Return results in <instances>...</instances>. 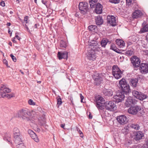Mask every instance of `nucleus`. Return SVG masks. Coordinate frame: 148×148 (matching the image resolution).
<instances>
[{
    "instance_id": "nucleus-1",
    "label": "nucleus",
    "mask_w": 148,
    "mask_h": 148,
    "mask_svg": "<svg viewBox=\"0 0 148 148\" xmlns=\"http://www.w3.org/2000/svg\"><path fill=\"white\" fill-rule=\"evenodd\" d=\"M35 113L34 111L25 108L19 110L17 115L18 117L21 118L23 120L28 121L30 120V118H33L35 116Z\"/></svg>"
},
{
    "instance_id": "nucleus-2",
    "label": "nucleus",
    "mask_w": 148,
    "mask_h": 148,
    "mask_svg": "<svg viewBox=\"0 0 148 148\" xmlns=\"http://www.w3.org/2000/svg\"><path fill=\"white\" fill-rule=\"evenodd\" d=\"M119 84L123 92L127 94L131 92L129 85L127 84L124 78H123L120 80Z\"/></svg>"
},
{
    "instance_id": "nucleus-3",
    "label": "nucleus",
    "mask_w": 148,
    "mask_h": 148,
    "mask_svg": "<svg viewBox=\"0 0 148 148\" xmlns=\"http://www.w3.org/2000/svg\"><path fill=\"white\" fill-rule=\"evenodd\" d=\"M112 74L116 79L120 78L122 76L123 71H121L117 65H114L112 67Z\"/></svg>"
},
{
    "instance_id": "nucleus-4",
    "label": "nucleus",
    "mask_w": 148,
    "mask_h": 148,
    "mask_svg": "<svg viewBox=\"0 0 148 148\" xmlns=\"http://www.w3.org/2000/svg\"><path fill=\"white\" fill-rule=\"evenodd\" d=\"M143 112L141 107L137 105L131 106L127 110V112L129 113L134 115L136 114L138 112L142 114Z\"/></svg>"
},
{
    "instance_id": "nucleus-5",
    "label": "nucleus",
    "mask_w": 148,
    "mask_h": 148,
    "mask_svg": "<svg viewBox=\"0 0 148 148\" xmlns=\"http://www.w3.org/2000/svg\"><path fill=\"white\" fill-rule=\"evenodd\" d=\"M104 105L105 108L108 111H113L116 109V105L112 101H106Z\"/></svg>"
},
{
    "instance_id": "nucleus-6",
    "label": "nucleus",
    "mask_w": 148,
    "mask_h": 148,
    "mask_svg": "<svg viewBox=\"0 0 148 148\" xmlns=\"http://www.w3.org/2000/svg\"><path fill=\"white\" fill-rule=\"evenodd\" d=\"M132 93L134 97L140 100H143L147 97V96L146 95L141 92H139L136 90H133Z\"/></svg>"
},
{
    "instance_id": "nucleus-7",
    "label": "nucleus",
    "mask_w": 148,
    "mask_h": 148,
    "mask_svg": "<svg viewBox=\"0 0 148 148\" xmlns=\"http://www.w3.org/2000/svg\"><path fill=\"white\" fill-rule=\"evenodd\" d=\"M88 3L86 2H81L79 5V9L83 14H86L88 9Z\"/></svg>"
},
{
    "instance_id": "nucleus-8",
    "label": "nucleus",
    "mask_w": 148,
    "mask_h": 148,
    "mask_svg": "<svg viewBox=\"0 0 148 148\" xmlns=\"http://www.w3.org/2000/svg\"><path fill=\"white\" fill-rule=\"evenodd\" d=\"M90 49L94 52L99 51L101 50V47L97 42L93 40L90 44Z\"/></svg>"
},
{
    "instance_id": "nucleus-9",
    "label": "nucleus",
    "mask_w": 148,
    "mask_h": 148,
    "mask_svg": "<svg viewBox=\"0 0 148 148\" xmlns=\"http://www.w3.org/2000/svg\"><path fill=\"white\" fill-rule=\"evenodd\" d=\"M125 97L124 93L122 92H119L113 97L114 101L116 103L121 102L123 100Z\"/></svg>"
},
{
    "instance_id": "nucleus-10",
    "label": "nucleus",
    "mask_w": 148,
    "mask_h": 148,
    "mask_svg": "<svg viewBox=\"0 0 148 148\" xmlns=\"http://www.w3.org/2000/svg\"><path fill=\"white\" fill-rule=\"evenodd\" d=\"M130 59L131 63L134 67L137 68L140 65V60L136 56H133Z\"/></svg>"
},
{
    "instance_id": "nucleus-11",
    "label": "nucleus",
    "mask_w": 148,
    "mask_h": 148,
    "mask_svg": "<svg viewBox=\"0 0 148 148\" xmlns=\"http://www.w3.org/2000/svg\"><path fill=\"white\" fill-rule=\"evenodd\" d=\"M138 101L131 97H128L125 103V106L127 107L132 106V105H134L137 104Z\"/></svg>"
},
{
    "instance_id": "nucleus-12",
    "label": "nucleus",
    "mask_w": 148,
    "mask_h": 148,
    "mask_svg": "<svg viewBox=\"0 0 148 148\" xmlns=\"http://www.w3.org/2000/svg\"><path fill=\"white\" fill-rule=\"evenodd\" d=\"M104 100L103 98L101 97H98L96 101V106L98 109L102 110L104 108Z\"/></svg>"
},
{
    "instance_id": "nucleus-13",
    "label": "nucleus",
    "mask_w": 148,
    "mask_h": 148,
    "mask_svg": "<svg viewBox=\"0 0 148 148\" xmlns=\"http://www.w3.org/2000/svg\"><path fill=\"white\" fill-rule=\"evenodd\" d=\"M86 57L87 59L90 60H94L96 58L95 52L90 49L87 53Z\"/></svg>"
},
{
    "instance_id": "nucleus-14",
    "label": "nucleus",
    "mask_w": 148,
    "mask_h": 148,
    "mask_svg": "<svg viewBox=\"0 0 148 148\" xmlns=\"http://www.w3.org/2000/svg\"><path fill=\"white\" fill-rule=\"evenodd\" d=\"M107 21L108 23L114 26L116 25V18L112 15H108L107 16Z\"/></svg>"
},
{
    "instance_id": "nucleus-15",
    "label": "nucleus",
    "mask_w": 148,
    "mask_h": 148,
    "mask_svg": "<svg viewBox=\"0 0 148 148\" xmlns=\"http://www.w3.org/2000/svg\"><path fill=\"white\" fill-rule=\"evenodd\" d=\"M116 119L119 123L121 125L126 124L127 122V117L124 115H121L117 116Z\"/></svg>"
},
{
    "instance_id": "nucleus-16",
    "label": "nucleus",
    "mask_w": 148,
    "mask_h": 148,
    "mask_svg": "<svg viewBox=\"0 0 148 148\" xmlns=\"http://www.w3.org/2000/svg\"><path fill=\"white\" fill-rule=\"evenodd\" d=\"M140 70L141 73L143 74H146L148 73V64L142 63L140 66Z\"/></svg>"
},
{
    "instance_id": "nucleus-17",
    "label": "nucleus",
    "mask_w": 148,
    "mask_h": 148,
    "mask_svg": "<svg viewBox=\"0 0 148 148\" xmlns=\"http://www.w3.org/2000/svg\"><path fill=\"white\" fill-rule=\"evenodd\" d=\"M28 132L32 138L36 142L38 143L39 142V139L37 135L33 131L31 130H28Z\"/></svg>"
},
{
    "instance_id": "nucleus-18",
    "label": "nucleus",
    "mask_w": 148,
    "mask_h": 148,
    "mask_svg": "<svg viewBox=\"0 0 148 148\" xmlns=\"http://www.w3.org/2000/svg\"><path fill=\"white\" fill-rule=\"evenodd\" d=\"M143 136V134L140 131H138L134 133V138L136 140H138L142 139Z\"/></svg>"
},
{
    "instance_id": "nucleus-19",
    "label": "nucleus",
    "mask_w": 148,
    "mask_h": 148,
    "mask_svg": "<svg viewBox=\"0 0 148 148\" xmlns=\"http://www.w3.org/2000/svg\"><path fill=\"white\" fill-rule=\"evenodd\" d=\"M68 53L66 51L63 52H58V56L59 60H61L63 58L67 60L68 58Z\"/></svg>"
},
{
    "instance_id": "nucleus-20",
    "label": "nucleus",
    "mask_w": 148,
    "mask_h": 148,
    "mask_svg": "<svg viewBox=\"0 0 148 148\" xmlns=\"http://www.w3.org/2000/svg\"><path fill=\"white\" fill-rule=\"evenodd\" d=\"M11 91V89L7 88L5 85L2 84L0 87V92L2 93L3 94L9 93Z\"/></svg>"
},
{
    "instance_id": "nucleus-21",
    "label": "nucleus",
    "mask_w": 148,
    "mask_h": 148,
    "mask_svg": "<svg viewBox=\"0 0 148 148\" xmlns=\"http://www.w3.org/2000/svg\"><path fill=\"white\" fill-rule=\"evenodd\" d=\"M95 12L97 14H100L102 12V6L99 3H98L95 6Z\"/></svg>"
},
{
    "instance_id": "nucleus-22",
    "label": "nucleus",
    "mask_w": 148,
    "mask_h": 148,
    "mask_svg": "<svg viewBox=\"0 0 148 148\" xmlns=\"http://www.w3.org/2000/svg\"><path fill=\"white\" fill-rule=\"evenodd\" d=\"M143 13L140 10H136L133 13L132 17L133 18H136L140 17L143 15Z\"/></svg>"
},
{
    "instance_id": "nucleus-23",
    "label": "nucleus",
    "mask_w": 148,
    "mask_h": 148,
    "mask_svg": "<svg viewBox=\"0 0 148 148\" xmlns=\"http://www.w3.org/2000/svg\"><path fill=\"white\" fill-rule=\"evenodd\" d=\"M113 92V90L111 89H105L103 90V93L105 95L109 97L112 96Z\"/></svg>"
},
{
    "instance_id": "nucleus-24",
    "label": "nucleus",
    "mask_w": 148,
    "mask_h": 148,
    "mask_svg": "<svg viewBox=\"0 0 148 148\" xmlns=\"http://www.w3.org/2000/svg\"><path fill=\"white\" fill-rule=\"evenodd\" d=\"M88 29L90 31L95 33H97L98 31L97 26L94 25H91L88 26Z\"/></svg>"
},
{
    "instance_id": "nucleus-25",
    "label": "nucleus",
    "mask_w": 148,
    "mask_h": 148,
    "mask_svg": "<svg viewBox=\"0 0 148 148\" xmlns=\"http://www.w3.org/2000/svg\"><path fill=\"white\" fill-rule=\"evenodd\" d=\"M96 24L98 25H100L102 24L103 23V20L102 17L100 16H97L95 19Z\"/></svg>"
},
{
    "instance_id": "nucleus-26",
    "label": "nucleus",
    "mask_w": 148,
    "mask_h": 148,
    "mask_svg": "<svg viewBox=\"0 0 148 148\" xmlns=\"http://www.w3.org/2000/svg\"><path fill=\"white\" fill-rule=\"evenodd\" d=\"M116 44L119 46V47H123L125 45V43L122 40L117 39L116 40Z\"/></svg>"
},
{
    "instance_id": "nucleus-27",
    "label": "nucleus",
    "mask_w": 148,
    "mask_h": 148,
    "mask_svg": "<svg viewBox=\"0 0 148 148\" xmlns=\"http://www.w3.org/2000/svg\"><path fill=\"white\" fill-rule=\"evenodd\" d=\"M138 82V79L137 78L132 79L131 80L130 85L134 88L136 87Z\"/></svg>"
},
{
    "instance_id": "nucleus-28",
    "label": "nucleus",
    "mask_w": 148,
    "mask_h": 148,
    "mask_svg": "<svg viewBox=\"0 0 148 148\" xmlns=\"http://www.w3.org/2000/svg\"><path fill=\"white\" fill-rule=\"evenodd\" d=\"M110 49L117 53H121V51L116 47L115 45L114 44H112L111 45Z\"/></svg>"
},
{
    "instance_id": "nucleus-29",
    "label": "nucleus",
    "mask_w": 148,
    "mask_h": 148,
    "mask_svg": "<svg viewBox=\"0 0 148 148\" xmlns=\"http://www.w3.org/2000/svg\"><path fill=\"white\" fill-rule=\"evenodd\" d=\"M17 135L13 136L14 140L15 142L17 144L21 142H22L21 139V136Z\"/></svg>"
},
{
    "instance_id": "nucleus-30",
    "label": "nucleus",
    "mask_w": 148,
    "mask_h": 148,
    "mask_svg": "<svg viewBox=\"0 0 148 148\" xmlns=\"http://www.w3.org/2000/svg\"><path fill=\"white\" fill-rule=\"evenodd\" d=\"M13 136L21 135L19 130L17 127H14L13 130Z\"/></svg>"
},
{
    "instance_id": "nucleus-31",
    "label": "nucleus",
    "mask_w": 148,
    "mask_h": 148,
    "mask_svg": "<svg viewBox=\"0 0 148 148\" xmlns=\"http://www.w3.org/2000/svg\"><path fill=\"white\" fill-rule=\"evenodd\" d=\"M144 23H143L142 25L143 27L140 29V31L143 32H148V23L145 25V24H144Z\"/></svg>"
},
{
    "instance_id": "nucleus-32",
    "label": "nucleus",
    "mask_w": 148,
    "mask_h": 148,
    "mask_svg": "<svg viewBox=\"0 0 148 148\" xmlns=\"http://www.w3.org/2000/svg\"><path fill=\"white\" fill-rule=\"evenodd\" d=\"M94 79L95 80V83L96 85H98L101 83V78L99 76H97L96 77H94Z\"/></svg>"
},
{
    "instance_id": "nucleus-33",
    "label": "nucleus",
    "mask_w": 148,
    "mask_h": 148,
    "mask_svg": "<svg viewBox=\"0 0 148 148\" xmlns=\"http://www.w3.org/2000/svg\"><path fill=\"white\" fill-rule=\"evenodd\" d=\"M108 42L107 39H103L101 42V44L102 47H105Z\"/></svg>"
},
{
    "instance_id": "nucleus-34",
    "label": "nucleus",
    "mask_w": 148,
    "mask_h": 148,
    "mask_svg": "<svg viewBox=\"0 0 148 148\" xmlns=\"http://www.w3.org/2000/svg\"><path fill=\"white\" fill-rule=\"evenodd\" d=\"M97 0H89V3L91 8H93L96 5Z\"/></svg>"
},
{
    "instance_id": "nucleus-35",
    "label": "nucleus",
    "mask_w": 148,
    "mask_h": 148,
    "mask_svg": "<svg viewBox=\"0 0 148 148\" xmlns=\"http://www.w3.org/2000/svg\"><path fill=\"white\" fill-rule=\"evenodd\" d=\"M131 127L136 130H138L140 129V127L136 124H132L130 125Z\"/></svg>"
},
{
    "instance_id": "nucleus-36",
    "label": "nucleus",
    "mask_w": 148,
    "mask_h": 148,
    "mask_svg": "<svg viewBox=\"0 0 148 148\" xmlns=\"http://www.w3.org/2000/svg\"><path fill=\"white\" fill-rule=\"evenodd\" d=\"M60 47L62 48V49L65 48L67 46L66 42L63 40H61L60 42Z\"/></svg>"
},
{
    "instance_id": "nucleus-37",
    "label": "nucleus",
    "mask_w": 148,
    "mask_h": 148,
    "mask_svg": "<svg viewBox=\"0 0 148 148\" xmlns=\"http://www.w3.org/2000/svg\"><path fill=\"white\" fill-rule=\"evenodd\" d=\"M5 138H4V139H6L7 141L10 142L11 141V137L10 134H9L6 133V134H5Z\"/></svg>"
},
{
    "instance_id": "nucleus-38",
    "label": "nucleus",
    "mask_w": 148,
    "mask_h": 148,
    "mask_svg": "<svg viewBox=\"0 0 148 148\" xmlns=\"http://www.w3.org/2000/svg\"><path fill=\"white\" fill-rule=\"evenodd\" d=\"M125 53L127 56H131L133 54V51L131 50H128L126 51Z\"/></svg>"
},
{
    "instance_id": "nucleus-39",
    "label": "nucleus",
    "mask_w": 148,
    "mask_h": 148,
    "mask_svg": "<svg viewBox=\"0 0 148 148\" xmlns=\"http://www.w3.org/2000/svg\"><path fill=\"white\" fill-rule=\"evenodd\" d=\"M57 104L59 105H60L62 104V101L60 97L59 96L57 98Z\"/></svg>"
},
{
    "instance_id": "nucleus-40",
    "label": "nucleus",
    "mask_w": 148,
    "mask_h": 148,
    "mask_svg": "<svg viewBox=\"0 0 148 148\" xmlns=\"http://www.w3.org/2000/svg\"><path fill=\"white\" fill-rule=\"evenodd\" d=\"M6 96L8 98H10L12 97H15V94L14 93H11L10 94L6 95Z\"/></svg>"
},
{
    "instance_id": "nucleus-41",
    "label": "nucleus",
    "mask_w": 148,
    "mask_h": 148,
    "mask_svg": "<svg viewBox=\"0 0 148 148\" xmlns=\"http://www.w3.org/2000/svg\"><path fill=\"white\" fill-rule=\"evenodd\" d=\"M17 146L18 148H25V146L23 143H19Z\"/></svg>"
},
{
    "instance_id": "nucleus-42",
    "label": "nucleus",
    "mask_w": 148,
    "mask_h": 148,
    "mask_svg": "<svg viewBox=\"0 0 148 148\" xmlns=\"http://www.w3.org/2000/svg\"><path fill=\"white\" fill-rule=\"evenodd\" d=\"M109 1L111 3L116 4L119 3L120 2V0H109Z\"/></svg>"
},
{
    "instance_id": "nucleus-43",
    "label": "nucleus",
    "mask_w": 148,
    "mask_h": 148,
    "mask_svg": "<svg viewBox=\"0 0 148 148\" xmlns=\"http://www.w3.org/2000/svg\"><path fill=\"white\" fill-rule=\"evenodd\" d=\"M28 103L30 105H34L35 104V103L31 99H30L28 101Z\"/></svg>"
},
{
    "instance_id": "nucleus-44",
    "label": "nucleus",
    "mask_w": 148,
    "mask_h": 148,
    "mask_svg": "<svg viewBox=\"0 0 148 148\" xmlns=\"http://www.w3.org/2000/svg\"><path fill=\"white\" fill-rule=\"evenodd\" d=\"M3 62L4 64H5L6 66L8 68L10 67V66L8 65V61L5 59H4L3 60Z\"/></svg>"
},
{
    "instance_id": "nucleus-45",
    "label": "nucleus",
    "mask_w": 148,
    "mask_h": 148,
    "mask_svg": "<svg viewBox=\"0 0 148 148\" xmlns=\"http://www.w3.org/2000/svg\"><path fill=\"white\" fill-rule=\"evenodd\" d=\"M10 56L11 57L13 61L14 62H16V59L15 57L13 56L12 54L10 55Z\"/></svg>"
},
{
    "instance_id": "nucleus-46",
    "label": "nucleus",
    "mask_w": 148,
    "mask_h": 148,
    "mask_svg": "<svg viewBox=\"0 0 148 148\" xmlns=\"http://www.w3.org/2000/svg\"><path fill=\"white\" fill-rule=\"evenodd\" d=\"M143 54L148 56V50H143Z\"/></svg>"
},
{
    "instance_id": "nucleus-47",
    "label": "nucleus",
    "mask_w": 148,
    "mask_h": 148,
    "mask_svg": "<svg viewBox=\"0 0 148 148\" xmlns=\"http://www.w3.org/2000/svg\"><path fill=\"white\" fill-rule=\"evenodd\" d=\"M6 94H3L2 93L0 92V98H4L6 97Z\"/></svg>"
},
{
    "instance_id": "nucleus-48",
    "label": "nucleus",
    "mask_w": 148,
    "mask_h": 148,
    "mask_svg": "<svg viewBox=\"0 0 148 148\" xmlns=\"http://www.w3.org/2000/svg\"><path fill=\"white\" fill-rule=\"evenodd\" d=\"M132 0H126V1L127 4L128 5H130L132 2Z\"/></svg>"
},
{
    "instance_id": "nucleus-49",
    "label": "nucleus",
    "mask_w": 148,
    "mask_h": 148,
    "mask_svg": "<svg viewBox=\"0 0 148 148\" xmlns=\"http://www.w3.org/2000/svg\"><path fill=\"white\" fill-rule=\"evenodd\" d=\"M80 98L81 102L84 103V102L83 101V100L84 99V97L81 94H80Z\"/></svg>"
},
{
    "instance_id": "nucleus-50",
    "label": "nucleus",
    "mask_w": 148,
    "mask_h": 148,
    "mask_svg": "<svg viewBox=\"0 0 148 148\" xmlns=\"http://www.w3.org/2000/svg\"><path fill=\"white\" fill-rule=\"evenodd\" d=\"M18 33L16 32L15 34V38H16L18 40H20V38L18 36V35H17L18 34Z\"/></svg>"
},
{
    "instance_id": "nucleus-51",
    "label": "nucleus",
    "mask_w": 148,
    "mask_h": 148,
    "mask_svg": "<svg viewBox=\"0 0 148 148\" xmlns=\"http://www.w3.org/2000/svg\"><path fill=\"white\" fill-rule=\"evenodd\" d=\"M27 19H28V16H25L24 17V21L26 22V23H27Z\"/></svg>"
},
{
    "instance_id": "nucleus-52",
    "label": "nucleus",
    "mask_w": 148,
    "mask_h": 148,
    "mask_svg": "<svg viewBox=\"0 0 148 148\" xmlns=\"http://www.w3.org/2000/svg\"><path fill=\"white\" fill-rule=\"evenodd\" d=\"M78 130V132H79V134L81 135L80 137L82 138L83 137V133H82V131L80 130Z\"/></svg>"
},
{
    "instance_id": "nucleus-53",
    "label": "nucleus",
    "mask_w": 148,
    "mask_h": 148,
    "mask_svg": "<svg viewBox=\"0 0 148 148\" xmlns=\"http://www.w3.org/2000/svg\"><path fill=\"white\" fill-rule=\"evenodd\" d=\"M0 5L3 7L5 6V3L4 1H2L0 3Z\"/></svg>"
},
{
    "instance_id": "nucleus-54",
    "label": "nucleus",
    "mask_w": 148,
    "mask_h": 148,
    "mask_svg": "<svg viewBox=\"0 0 148 148\" xmlns=\"http://www.w3.org/2000/svg\"><path fill=\"white\" fill-rule=\"evenodd\" d=\"M41 1L43 4L47 6L46 5L47 1H45L44 0H42Z\"/></svg>"
},
{
    "instance_id": "nucleus-55",
    "label": "nucleus",
    "mask_w": 148,
    "mask_h": 148,
    "mask_svg": "<svg viewBox=\"0 0 148 148\" xmlns=\"http://www.w3.org/2000/svg\"><path fill=\"white\" fill-rule=\"evenodd\" d=\"M15 37H14V38H13L12 39V42L14 43H16V41L15 40Z\"/></svg>"
},
{
    "instance_id": "nucleus-56",
    "label": "nucleus",
    "mask_w": 148,
    "mask_h": 148,
    "mask_svg": "<svg viewBox=\"0 0 148 148\" xmlns=\"http://www.w3.org/2000/svg\"><path fill=\"white\" fill-rule=\"evenodd\" d=\"M25 26H26L25 27H26V28L27 29V31L28 32H29V29L28 27L27 26V25H25Z\"/></svg>"
},
{
    "instance_id": "nucleus-57",
    "label": "nucleus",
    "mask_w": 148,
    "mask_h": 148,
    "mask_svg": "<svg viewBox=\"0 0 148 148\" xmlns=\"http://www.w3.org/2000/svg\"><path fill=\"white\" fill-rule=\"evenodd\" d=\"M146 40L148 42V34H147L146 37Z\"/></svg>"
},
{
    "instance_id": "nucleus-58",
    "label": "nucleus",
    "mask_w": 148,
    "mask_h": 148,
    "mask_svg": "<svg viewBox=\"0 0 148 148\" xmlns=\"http://www.w3.org/2000/svg\"><path fill=\"white\" fill-rule=\"evenodd\" d=\"M89 117L90 119H91L92 118V116L91 115V114L90 113V114L89 115Z\"/></svg>"
},
{
    "instance_id": "nucleus-59",
    "label": "nucleus",
    "mask_w": 148,
    "mask_h": 148,
    "mask_svg": "<svg viewBox=\"0 0 148 148\" xmlns=\"http://www.w3.org/2000/svg\"><path fill=\"white\" fill-rule=\"evenodd\" d=\"M65 126V124H62L61 125V127L63 128H64V127Z\"/></svg>"
},
{
    "instance_id": "nucleus-60",
    "label": "nucleus",
    "mask_w": 148,
    "mask_h": 148,
    "mask_svg": "<svg viewBox=\"0 0 148 148\" xmlns=\"http://www.w3.org/2000/svg\"><path fill=\"white\" fill-rule=\"evenodd\" d=\"M11 25V24L10 23H7V25L8 26H10Z\"/></svg>"
},
{
    "instance_id": "nucleus-61",
    "label": "nucleus",
    "mask_w": 148,
    "mask_h": 148,
    "mask_svg": "<svg viewBox=\"0 0 148 148\" xmlns=\"http://www.w3.org/2000/svg\"><path fill=\"white\" fill-rule=\"evenodd\" d=\"M70 100H71V102L72 103L73 102V99L72 97H71V98H70Z\"/></svg>"
},
{
    "instance_id": "nucleus-62",
    "label": "nucleus",
    "mask_w": 148,
    "mask_h": 148,
    "mask_svg": "<svg viewBox=\"0 0 148 148\" xmlns=\"http://www.w3.org/2000/svg\"><path fill=\"white\" fill-rule=\"evenodd\" d=\"M34 27L35 28H37V24H35L34 25Z\"/></svg>"
},
{
    "instance_id": "nucleus-63",
    "label": "nucleus",
    "mask_w": 148,
    "mask_h": 148,
    "mask_svg": "<svg viewBox=\"0 0 148 148\" xmlns=\"http://www.w3.org/2000/svg\"><path fill=\"white\" fill-rule=\"evenodd\" d=\"M20 71L23 75L24 74L23 72L21 70H20Z\"/></svg>"
},
{
    "instance_id": "nucleus-64",
    "label": "nucleus",
    "mask_w": 148,
    "mask_h": 148,
    "mask_svg": "<svg viewBox=\"0 0 148 148\" xmlns=\"http://www.w3.org/2000/svg\"><path fill=\"white\" fill-rule=\"evenodd\" d=\"M10 14H12L13 13V12L12 11H10Z\"/></svg>"
}]
</instances>
